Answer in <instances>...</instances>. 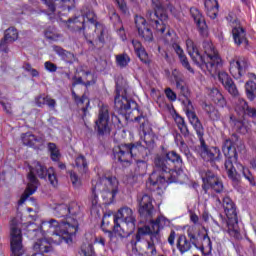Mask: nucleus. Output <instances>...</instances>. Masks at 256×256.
<instances>
[{
	"label": "nucleus",
	"mask_w": 256,
	"mask_h": 256,
	"mask_svg": "<svg viewBox=\"0 0 256 256\" xmlns=\"http://www.w3.org/2000/svg\"><path fill=\"white\" fill-rule=\"evenodd\" d=\"M10 247L11 256H22L25 254V247L23 246V234L17 224V219H13L10 224Z\"/></svg>",
	"instance_id": "obj_14"
},
{
	"label": "nucleus",
	"mask_w": 256,
	"mask_h": 256,
	"mask_svg": "<svg viewBox=\"0 0 256 256\" xmlns=\"http://www.w3.org/2000/svg\"><path fill=\"white\" fill-rule=\"evenodd\" d=\"M222 151L226 158L224 167L228 179H230L234 189H241V174L237 172L233 163H236L238 159L237 148L233 144V141L229 138L225 139L222 144Z\"/></svg>",
	"instance_id": "obj_6"
},
{
	"label": "nucleus",
	"mask_w": 256,
	"mask_h": 256,
	"mask_svg": "<svg viewBox=\"0 0 256 256\" xmlns=\"http://www.w3.org/2000/svg\"><path fill=\"white\" fill-rule=\"evenodd\" d=\"M174 139L181 153H184L186 157H189V155H191V150H189V146H187V143H185V140H183V136L179 133H176Z\"/></svg>",
	"instance_id": "obj_38"
},
{
	"label": "nucleus",
	"mask_w": 256,
	"mask_h": 256,
	"mask_svg": "<svg viewBox=\"0 0 256 256\" xmlns=\"http://www.w3.org/2000/svg\"><path fill=\"white\" fill-rule=\"evenodd\" d=\"M4 39H7L9 42L15 43L19 39V31L15 27H9L4 32Z\"/></svg>",
	"instance_id": "obj_43"
},
{
	"label": "nucleus",
	"mask_w": 256,
	"mask_h": 256,
	"mask_svg": "<svg viewBox=\"0 0 256 256\" xmlns=\"http://www.w3.org/2000/svg\"><path fill=\"white\" fill-rule=\"evenodd\" d=\"M202 241L203 242L198 246V249L201 250V253H203V255H211V252L213 251V242H211L209 234H203Z\"/></svg>",
	"instance_id": "obj_32"
},
{
	"label": "nucleus",
	"mask_w": 256,
	"mask_h": 256,
	"mask_svg": "<svg viewBox=\"0 0 256 256\" xmlns=\"http://www.w3.org/2000/svg\"><path fill=\"white\" fill-rule=\"evenodd\" d=\"M152 7L154 9V11H156L157 13H160V15H165V13H163L164 8H163V4L161 3V0H152Z\"/></svg>",
	"instance_id": "obj_53"
},
{
	"label": "nucleus",
	"mask_w": 256,
	"mask_h": 256,
	"mask_svg": "<svg viewBox=\"0 0 256 256\" xmlns=\"http://www.w3.org/2000/svg\"><path fill=\"white\" fill-rule=\"evenodd\" d=\"M147 167L148 165L145 160H137L134 175H136V177H144V175H147Z\"/></svg>",
	"instance_id": "obj_42"
},
{
	"label": "nucleus",
	"mask_w": 256,
	"mask_h": 256,
	"mask_svg": "<svg viewBox=\"0 0 256 256\" xmlns=\"http://www.w3.org/2000/svg\"><path fill=\"white\" fill-rule=\"evenodd\" d=\"M240 169L242 172V175L249 181L250 185H255V178L253 177V174H251V171L249 169L243 167V165H240Z\"/></svg>",
	"instance_id": "obj_49"
},
{
	"label": "nucleus",
	"mask_w": 256,
	"mask_h": 256,
	"mask_svg": "<svg viewBox=\"0 0 256 256\" xmlns=\"http://www.w3.org/2000/svg\"><path fill=\"white\" fill-rule=\"evenodd\" d=\"M249 69V62L245 58L230 61L229 71L234 79H241Z\"/></svg>",
	"instance_id": "obj_19"
},
{
	"label": "nucleus",
	"mask_w": 256,
	"mask_h": 256,
	"mask_svg": "<svg viewBox=\"0 0 256 256\" xmlns=\"http://www.w3.org/2000/svg\"><path fill=\"white\" fill-rule=\"evenodd\" d=\"M230 125L233 126V129L237 133H241L242 135H245L246 133H248L247 126H245V123L243 122V120H238L233 115L230 116Z\"/></svg>",
	"instance_id": "obj_36"
},
{
	"label": "nucleus",
	"mask_w": 256,
	"mask_h": 256,
	"mask_svg": "<svg viewBox=\"0 0 256 256\" xmlns=\"http://www.w3.org/2000/svg\"><path fill=\"white\" fill-rule=\"evenodd\" d=\"M23 69L27 71V73H30L33 77H39V71L37 69H34L28 62L23 64Z\"/></svg>",
	"instance_id": "obj_56"
},
{
	"label": "nucleus",
	"mask_w": 256,
	"mask_h": 256,
	"mask_svg": "<svg viewBox=\"0 0 256 256\" xmlns=\"http://www.w3.org/2000/svg\"><path fill=\"white\" fill-rule=\"evenodd\" d=\"M97 193L98 192L91 190V196L89 198V201H90L92 207H97V205H99V195Z\"/></svg>",
	"instance_id": "obj_57"
},
{
	"label": "nucleus",
	"mask_w": 256,
	"mask_h": 256,
	"mask_svg": "<svg viewBox=\"0 0 256 256\" xmlns=\"http://www.w3.org/2000/svg\"><path fill=\"white\" fill-rule=\"evenodd\" d=\"M130 61L131 58H129V55L127 54H120L116 56V63L119 67H127Z\"/></svg>",
	"instance_id": "obj_47"
},
{
	"label": "nucleus",
	"mask_w": 256,
	"mask_h": 256,
	"mask_svg": "<svg viewBox=\"0 0 256 256\" xmlns=\"http://www.w3.org/2000/svg\"><path fill=\"white\" fill-rule=\"evenodd\" d=\"M119 219L123 221L126 227V235H131V233L135 231V227L137 225V219L133 214V210L129 207H124L118 211L117 215L113 216L114 225L112 229L114 233H119V229L121 228Z\"/></svg>",
	"instance_id": "obj_12"
},
{
	"label": "nucleus",
	"mask_w": 256,
	"mask_h": 256,
	"mask_svg": "<svg viewBox=\"0 0 256 256\" xmlns=\"http://www.w3.org/2000/svg\"><path fill=\"white\" fill-rule=\"evenodd\" d=\"M118 6V9H120L121 13L124 15L129 11V8H127V2L125 0H115Z\"/></svg>",
	"instance_id": "obj_58"
},
{
	"label": "nucleus",
	"mask_w": 256,
	"mask_h": 256,
	"mask_svg": "<svg viewBox=\"0 0 256 256\" xmlns=\"http://www.w3.org/2000/svg\"><path fill=\"white\" fill-rule=\"evenodd\" d=\"M23 145L27 147H35L37 143H42L43 139L41 137L35 136L31 132H27L21 135Z\"/></svg>",
	"instance_id": "obj_31"
},
{
	"label": "nucleus",
	"mask_w": 256,
	"mask_h": 256,
	"mask_svg": "<svg viewBox=\"0 0 256 256\" xmlns=\"http://www.w3.org/2000/svg\"><path fill=\"white\" fill-rule=\"evenodd\" d=\"M172 47L175 53L178 55L179 61L182 67H184V69H187L189 73L195 74V70L193 69V67H191V64L189 63V59H187V56L185 55V52L183 51L181 46H179V44L177 43H174Z\"/></svg>",
	"instance_id": "obj_23"
},
{
	"label": "nucleus",
	"mask_w": 256,
	"mask_h": 256,
	"mask_svg": "<svg viewBox=\"0 0 256 256\" xmlns=\"http://www.w3.org/2000/svg\"><path fill=\"white\" fill-rule=\"evenodd\" d=\"M246 97L249 101L256 99V83L254 81H247L245 84Z\"/></svg>",
	"instance_id": "obj_41"
},
{
	"label": "nucleus",
	"mask_w": 256,
	"mask_h": 256,
	"mask_svg": "<svg viewBox=\"0 0 256 256\" xmlns=\"http://www.w3.org/2000/svg\"><path fill=\"white\" fill-rule=\"evenodd\" d=\"M191 17L194 19L196 26L198 27L199 34L201 37H208L209 35V28L207 27V22H205V17L199 9L195 7L190 8Z\"/></svg>",
	"instance_id": "obj_20"
},
{
	"label": "nucleus",
	"mask_w": 256,
	"mask_h": 256,
	"mask_svg": "<svg viewBox=\"0 0 256 256\" xmlns=\"http://www.w3.org/2000/svg\"><path fill=\"white\" fill-rule=\"evenodd\" d=\"M132 45L140 61L145 65H149L150 63L149 54H147V51H145V48H143V45L141 44V42H139V40H132Z\"/></svg>",
	"instance_id": "obj_24"
},
{
	"label": "nucleus",
	"mask_w": 256,
	"mask_h": 256,
	"mask_svg": "<svg viewBox=\"0 0 256 256\" xmlns=\"http://www.w3.org/2000/svg\"><path fill=\"white\" fill-rule=\"evenodd\" d=\"M188 119L192 127L195 129L200 141V145L198 146L199 156L206 163H210L215 169H219V166H217L215 163H217V161H221V150L218 147H210L205 142V139L203 138V135H205V128H203L201 120H199V117H197V113L189 111Z\"/></svg>",
	"instance_id": "obj_5"
},
{
	"label": "nucleus",
	"mask_w": 256,
	"mask_h": 256,
	"mask_svg": "<svg viewBox=\"0 0 256 256\" xmlns=\"http://www.w3.org/2000/svg\"><path fill=\"white\" fill-rule=\"evenodd\" d=\"M119 187V181L115 176H104L98 179L92 180V191L96 193H102V197L106 203H113L115 195H117V189Z\"/></svg>",
	"instance_id": "obj_7"
},
{
	"label": "nucleus",
	"mask_w": 256,
	"mask_h": 256,
	"mask_svg": "<svg viewBox=\"0 0 256 256\" xmlns=\"http://www.w3.org/2000/svg\"><path fill=\"white\" fill-rule=\"evenodd\" d=\"M70 180L73 187H81V178L75 172H70Z\"/></svg>",
	"instance_id": "obj_55"
},
{
	"label": "nucleus",
	"mask_w": 256,
	"mask_h": 256,
	"mask_svg": "<svg viewBox=\"0 0 256 256\" xmlns=\"http://www.w3.org/2000/svg\"><path fill=\"white\" fill-rule=\"evenodd\" d=\"M96 41L98 43V49H101L105 45V30H101Z\"/></svg>",
	"instance_id": "obj_62"
},
{
	"label": "nucleus",
	"mask_w": 256,
	"mask_h": 256,
	"mask_svg": "<svg viewBox=\"0 0 256 256\" xmlns=\"http://www.w3.org/2000/svg\"><path fill=\"white\" fill-rule=\"evenodd\" d=\"M211 97L213 103H215V105L218 107H225V105H227V100H225V97L219 92L218 89L212 90Z\"/></svg>",
	"instance_id": "obj_40"
},
{
	"label": "nucleus",
	"mask_w": 256,
	"mask_h": 256,
	"mask_svg": "<svg viewBox=\"0 0 256 256\" xmlns=\"http://www.w3.org/2000/svg\"><path fill=\"white\" fill-rule=\"evenodd\" d=\"M199 175L203 181L202 189L207 193L209 189L215 191V193H222L223 191V181L213 170L206 166H202L199 169Z\"/></svg>",
	"instance_id": "obj_13"
},
{
	"label": "nucleus",
	"mask_w": 256,
	"mask_h": 256,
	"mask_svg": "<svg viewBox=\"0 0 256 256\" xmlns=\"http://www.w3.org/2000/svg\"><path fill=\"white\" fill-rule=\"evenodd\" d=\"M177 90L179 91L180 95H182V97H185L187 101L186 115L187 117H189V114H188L189 111H191L192 113H195V111L193 110V103L189 99V97H191V90H189V86L187 84L184 86H180V88H177Z\"/></svg>",
	"instance_id": "obj_30"
},
{
	"label": "nucleus",
	"mask_w": 256,
	"mask_h": 256,
	"mask_svg": "<svg viewBox=\"0 0 256 256\" xmlns=\"http://www.w3.org/2000/svg\"><path fill=\"white\" fill-rule=\"evenodd\" d=\"M79 211H81V208L77 202H71L68 205L65 218V243H67V245H73V243H75V235H77L79 229V222L77 221Z\"/></svg>",
	"instance_id": "obj_10"
},
{
	"label": "nucleus",
	"mask_w": 256,
	"mask_h": 256,
	"mask_svg": "<svg viewBox=\"0 0 256 256\" xmlns=\"http://www.w3.org/2000/svg\"><path fill=\"white\" fill-rule=\"evenodd\" d=\"M167 19V14H160V19L152 22L153 27L156 29L157 33H160V35H163V33H165L167 29H169V27H167V24L165 23Z\"/></svg>",
	"instance_id": "obj_35"
},
{
	"label": "nucleus",
	"mask_w": 256,
	"mask_h": 256,
	"mask_svg": "<svg viewBox=\"0 0 256 256\" xmlns=\"http://www.w3.org/2000/svg\"><path fill=\"white\" fill-rule=\"evenodd\" d=\"M203 111L206 113L210 121H219V119H221V113H219V110H217V108L212 104L205 103L203 105Z\"/></svg>",
	"instance_id": "obj_34"
},
{
	"label": "nucleus",
	"mask_w": 256,
	"mask_h": 256,
	"mask_svg": "<svg viewBox=\"0 0 256 256\" xmlns=\"http://www.w3.org/2000/svg\"><path fill=\"white\" fill-rule=\"evenodd\" d=\"M72 97L75 101V103L78 105V107H81V105H85L81 107V111L84 113V116L87 115V111L89 109V97H87V94H83L81 97H79L75 90H72Z\"/></svg>",
	"instance_id": "obj_29"
},
{
	"label": "nucleus",
	"mask_w": 256,
	"mask_h": 256,
	"mask_svg": "<svg viewBox=\"0 0 256 256\" xmlns=\"http://www.w3.org/2000/svg\"><path fill=\"white\" fill-rule=\"evenodd\" d=\"M233 39L236 45H249V40H247L245 29L238 27L232 29Z\"/></svg>",
	"instance_id": "obj_27"
},
{
	"label": "nucleus",
	"mask_w": 256,
	"mask_h": 256,
	"mask_svg": "<svg viewBox=\"0 0 256 256\" xmlns=\"http://www.w3.org/2000/svg\"><path fill=\"white\" fill-rule=\"evenodd\" d=\"M222 207L228 219L226 225L229 236L234 237V239H241V229L239 228V218H237V206L235 202L229 196H225L222 200Z\"/></svg>",
	"instance_id": "obj_9"
},
{
	"label": "nucleus",
	"mask_w": 256,
	"mask_h": 256,
	"mask_svg": "<svg viewBox=\"0 0 256 256\" xmlns=\"http://www.w3.org/2000/svg\"><path fill=\"white\" fill-rule=\"evenodd\" d=\"M0 105L3 107V110L5 111V113L7 115H13V110H12V107H11V103L7 102H3V101H0Z\"/></svg>",
	"instance_id": "obj_61"
},
{
	"label": "nucleus",
	"mask_w": 256,
	"mask_h": 256,
	"mask_svg": "<svg viewBox=\"0 0 256 256\" xmlns=\"http://www.w3.org/2000/svg\"><path fill=\"white\" fill-rule=\"evenodd\" d=\"M135 23L138 29L139 37L144 39V41H148V42L153 41V32L151 31V29L147 28V25H146L147 21L145 20V18L141 16L136 17Z\"/></svg>",
	"instance_id": "obj_21"
},
{
	"label": "nucleus",
	"mask_w": 256,
	"mask_h": 256,
	"mask_svg": "<svg viewBox=\"0 0 256 256\" xmlns=\"http://www.w3.org/2000/svg\"><path fill=\"white\" fill-rule=\"evenodd\" d=\"M35 103L38 107H43V105H47L48 107H50V109H55V105H56L55 99H52L49 96H43V95L36 97Z\"/></svg>",
	"instance_id": "obj_39"
},
{
	"label": "nucleus",
	"mask_w": 256,
	"mask_h": 256,
	"mask_svg": "<svg viewBox=\"0 0 256 256\" xmlns=\"http://www.w3.org/2000/svg\"><path fill=\"white\" fill-rule=\"evenodd\" d=\"M154 170L149 177L150 187H157L165 183H178L179 171L183 169V158L179 153L172 150L157 154L154 157Z\"/></svg>",
	"instance_id": "obj_2"
},
{
	"label": "nucleus",
	"mask_w": 256,
	"mask_h": 256,
	"mask_svg": "<svg viewBox=\"0 0 256 256\" xmlns=\"http://www.w3.org/2000/svg\"><path fill=\"white\" fill-rule=\"evenodd\" d=\"M75 163L78 169H82L83 172L87 171V159H85V156L83 155L78 156L75 160Z\"/></svg>",
	"instance_id": "obj_48"
},
{
	"label": "nucleus",
	"mask_w": 256,
	"mask_h": 256,
	"mask_svg": "<svg viewBox=\"0 0 256 256\" xmlns=\"http://www.w3.org/2000/svg\"><path fill=\"white\" fill-rule=\"evenodd\" d=\"M44 67L46 71H49L50 73H55L57 71V65H55L51 61H47L44 63Z\"/></svg>",
	"instance_id": "obj_60"
},
{
	"label": "nucleus",
	"mask_w": 256,
	"mask_h": 256,
	"mask_svg": "<svg viewBox=\"0 0 256 256\" xmlns=\"http://www.w3.org/2000/svg\"><path fill=\"white\" fill-rule=\"evenodd\" d=\"M11 44H13V42H9L8 39L3 37L0 40V51H2L3 53H9V45H11Z\"/></svg>",
	"instance_id": "obj_51"
},
{
	"label": "nucleus",
	"mask_w": 256,
	"mask_h": 256,
	"mask_svg": "<svg viewBox=\"0 0 256 256\" xmlns=\"http://www.w3.org/2000/svg\"><path fill=\"white\" fill-rule=\"evenodd\" d=\"M175 123L180 131V133L187 139L189 137L190 132L187 127V123L185 122V118L181 117L179 114L175 116Z\"/></svg>",
	"instance_id": "obj_37"
},
{
	"label": "nucleus",
	"mask_w": 256,
	"mask_h": 256,
	"mask_svg": "<svg viewBox=\"0 0 256 256\" xmlns=\"http://www.w3.org/2000/svg\"><path fill=\"white\" fill-rule=\"evenodd\" d=\"M138 213L143 221H151L155 215V206L153 205V197L149 194L138 196Z\"/></svg>",
	"instance_id": "obj_15"
},
{
	"label": "nucleus",
	"mask_w": 256,
	"mask_h": 256,
	"mask_svg": "<svg viewBox=\"0 0 256 256\" xmlns=\"http://www.w3.org/2000/svg\"><path fill=\"white\" fill-rule=\"evenodd\" d=\"M187 235H188V240L190 241L191 245H194V247H196V249H199V237L197 236V234H195L193 231L188 230L187 231Z\"/></svg>",
	"instance_id": "obj_50"
},
{
	"label": "nucleus",
	"mask_w": 256,
	"mask_h": 256,
	"mask_svg": "<svg viewBox=\"0 0 256 256\" xmlns=\"http://www.w3.org/2000/svg\"><path fill=\"white\" fill-rule=\"evenodd\" d=\"M176 247L181 255H185V253L191 251L193 245L191 244V241L187 239V236H185V234H180L176 240Z\"/></svg>",
	"instance_id": "obj_25"
},
{
	"label": "nucleus",
	"mask_w": 256,
	"mask_h": 256,
	"mask_svg": "<svg viewBox=\"0 0 256 256\" xmlns=\"http://www.w3.org/2000/svg\"><path fill=\"white\" fill-rule=\"evenodd\" d=\"M186 47L195 65L200 67L202 71H208L210 75H217L218 73V79L226 91H228L232 97H239V90L235 82H233V79L229 77L227 72H219V69L223 67V60L212 42H203L202 47L204 49V55H201V52H199V49L191 39L186 40Z\"/></svg>",
	"instance_id": "obj_1"
},
{
	"label": "nucleus",
	"mask_w": 256,
	"mask_h": 256,
	"mask_svg": "<svg viewBox=\"0 0 256 256\" xmlns=\"http://www.w3.org/2000/svg\"><path fill=\"white\" fill-rule=\"evenodd\" d=\"M131 158L133 157H147L149 151L147 147L141 145V143H128Z\"/></svg>",
	"instance_id": "obj_26"
},
{
	"label": "nucleus",
	"mask_w": 256,
	"mask_h": 256,
	"mask_svg": "<svg viewBox=\"0 0 256 256\" xmlns=\"http://www.w3.org/2000/svg\"><path fill=\"white\" fill-rule=\"evenodd\" d=\"M165 95L169 101H177V94L171 88L165 89Z\"/></svg>",
	"instance_id": "obj_59"
},
{
	"label": "nucleus",
	"mask_w": 256,
	"mask_h": 256,
	"mask_svg": "<svg viewBox=\"0 0 256 256\" xmlns=\"http://www.w3.org/2000/svg\"><path fill=\"white\" fill-rule=\"evenodd\" d=\"M146 17H147V19H148L151 23H154V21H157L158 19H160L161 13H159V12H157V11H155V10H154V12L151 11V10H149V11L147 12V14H146Z\"/></svg>",
	"instance_id": "obj_54"
},
{
	"label": "nucleus",
	"mask_w": 256,
	"mask_h": 256,
	"mask_svg": "<svg viewBox=\"0 0 256 256\" xmlns=\"http://www.w3.org/2000/svg\"><path fill=\"white\" fill-rule=\"evenodd\" d=\"M136 123H140V129L142 130L144 135H151L153 133V129L149 125V120H147V116L140 114L139 116L134 118Z\"/></svg>",
	"instance_id": "obj_33"
},
{
	"label": "nucleus",
	"mask_w": 256,
	"mask_h": 256,
	"mask_svg": "<svg viewBox=\"0 0 256 256\" xmlns=\"http://www.w3.org/2000/svg\"><path fill=\"white\" fill-rule=\"evenodd\" d=\"M48 181L51 183V185H57V176H55V173H53V170H48Z\"/></svg>",
	"instance_id": "obj_63"
},
{
	"label": "nucleus",
	"mask_w": 256,
	"mask_h": 256,
	"mask_svg": "<svg viewBox=\"0 0 256 256\" xmlns=\"http://www.w3.org/2000/svg\"><path fill=\"white\" fill-rule=\"evenodd\" d=\"M204 5L210 19H217V15L219 14V2L217 0H206Z\"/></svg>",
	"instance_id": "obj_28"
},
{
	"label": "nucleus",
	"mask_w": 256,
	"mask_h": 256,
	"mask_svg": "<svg viewBox=\"0 0 256 256\" xmlns=\"http://www.w3.org/2000/svg\"><path fill=\"white\" fill-rule=\"evenodd\" d=\"M235 111L242 115H247V117H251L252 119H256V108L249 106V103L243 98L237 99Z\"/></svg>",
	"instance_id": "obj_22"
},
{
	"label": "nucleus",
	"mask_w": 256,
	"mask_h": 256,
	"mask_svg": "<svg viewBox=\"0 0 256 256\" xmlns=\"http://www.w3.org/2000/svg\"><path fill=\"white\" fill-rule=\"evenodd\" d=\"M151 223L150 226H142L137 230L136 235L131 240V245L136 251H141V246L139 243L143 242L147 235H150V241H147V251L150 253L148 256L157 255V248L155 247V241L159 243L161 241V229L167 225V218L163 216H158L155 220H147Z\"/></svg>",
	"instance_id": "obj_4"
},
{
	"label": "nucleus",
	"mask_w": 256,
	"mask_h": 256,
	"mask_svg": "<svg viewBox=\"0 0 256 256\" xmlns=\"http://www.w3.org/2000/svg\"><path fill=\"white\" fill-rule=\"evenodd\" d=\"M41 229L42 231L43 229H49L47 230V233L52 232L50 240H47V238H43V232H41ZM41 229H27V237H29V239H37L33 246L35 253H42V255L44 253H49L53 250L51 243H54V245H61V243L65 241L64 222L59 223L55 219H51L50 221H44L42 222Z\"/></svg>",
	"instance_id": "obj_3"
},
{
	"label": "nucleus",
	"mask_w": 256,
	"mask_h": 256,
	"mask_svg": "<svg viewBox=\"0 0 256 256\" xmlns=\"http://www.w3.org/2000/svg\"><path fill=\"white\" fill-rule=\"evenodd\" d=\"M172 76L176 83V89H179L180 87H184L185 85H187V82H185V76L183 75V73L179 72V70H173Z\"/></svg>",
	"instance_id": "obj_44"
},
{
	"label": "nucleus",
	"mask_w": 256,
	"mask_h": 256,
	"mask_svg": "<svg viewBox=\"0 0 256 256\" xmlns=\"http://www.w3.org/2000/svg\"><path fill=\"white\" fill-rule=\"evenodd\" d=\"M95 131L98 135H109V133H111L108 105L102 104L99 108L98 119L95 121Z\"/></svg>",
	"instance_id": "obj_16"
},
{
	"label": "nucleus",
	"mask_w": 256,
	"mask_h": 256,
	"mask_svg": "<svg viewBox=\"0 0 256 256\" xmlns=\"http://www.w3.org/2000/svg\"><path fill=\"white\" fill-rule=\"evenodd\" d=\"M81 255L97 256V254L95 253V249L93 248V244L83 243L82 246H81Z\"/></svg>",
	"instance_id": "obj_45"
},
{
	"label": "nucleus",
	"mask_w": 256,
	"mask_h": 256,
	"mask_svg": "<svg viewBox=\"0 0 256 256\" xmlns=\"http://www.w3.org/2000/svg\"><path fill=\"white\" fill-rule=\"evenodd\" d=\"M48 149L50 151L52 161H59V159H61V153H59V149H57V145L55 143H48Z\"/></svg>",
	"instance_id": "obj_46"
},
{
	"label": "nucleus",
	"mask_w": 256,
	"mask_h": 256,
	"mask_svg": "<svg viewBox=\"0 0 256 256\" xmlns=\"http://www.w3.org/2000/svg\"><path fill=\"white\" fill-rule=\"evenodd\" d=\"M106 225H109V221H107V216H104L102 219L101 229L104 233H108L110 239H113V231L107 229Z\"/></svg>",
	"instance_id": "obj_52"
},
{
	"label": "nucleus",
	"mask_w": 256,
	"mask_h": 256,
	"mask_svg": "<svg viewBox=\"0 0 256 256\" xmlns=\"http://www.w3.org/2000/svg\"><path fill=\"white\" fill-rule=\"evenodd\" d=\"M85 17L92 25H99L97 15L90 6H84L81 9V16H73L66 21L67 28L74 33H83L85 35Z\"/></svg>",
	"instance_id": "obj_11"
},
{
	"label": "nucleus",
	"mask_w": 256,
	"mask_h": 256,
	"mask_svg": "<svg viewBox=\"0 0 256 256\" xmlns=\"http://www.w3.org/2000/svg\"><path fill=\"white\" fill-rule=\"evenodd\" d=\"M47 173V167H45L43 164L37 161L32 163L30 166V172L27 176L29 182L25 192L22 194L19 200L20 205H23V203H25V201H27V199H29V197H31V195L37 191V186L39 185V179H37V177L40 179H45L47 177Z\"/></svg>",
	"instance_id": "obj_8"
},
{
	"label": "nucleus",
	"mask_w": 256,
	"mask_h": 256,
	"mask_svg": "<svg viewBox=\"0 0 256 256\" xmlns=\"http://www.w3.org/2000/svg\"><path fill=\"white\" fill-rule=\"evenodd\" d=\"M113 154L123 167H130L133 163L128 143H122L113 148Z\"/></svg>",
	"instance_id": "obj_18"
},
{
	"label": "nucleus",
	"mask_w": 256,
	"mask_h": 256,
	"mask_svg": "<svg viewBox=\"0 0 256 256\" xmlns=\"http://www.w3.org/2000/svg\"><path fill=\"white\" fill-rule=\"evenodd\" d=\"M177 237V233L175 230H171L169 236H168V243L171 247H175V239Z\"/></svg>",
	"instance_id": "obj_64"
},
{
	"label": "nucleus",
	"mask_w": 256,
	"mask_h": 256,
	"mask_svg": "<svg viewBox=\"0 0 256 256\" xmlns=\"http://www.w3.org/2000/svg\"><path fill=\"white\" fill-rule=\"evenodd\" d=\"M114 107L120 115H125L130 109H137L138 104L134 100H131V98H128L126 92L119 94V90H116Z\"/></svg>",
	"instance_id": "obj_17"
}]
</instances>
